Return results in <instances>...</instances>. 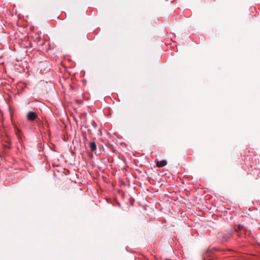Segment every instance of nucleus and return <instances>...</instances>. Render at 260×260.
<instances>
[{
  "label": "nucleus",
  "mask_w": 260,
  "mask_h": 260,
  "mask_svg": "<svg viewBox=\"0 0 260 260\" xmlns=\"http://www.w3.org/2000/svg\"><path fill=\"white\" fill-rule=\"evenodd\" d=\"M37 117H38V116H37L36 113H35L33 111H29L27 113V116H26L27 119L30 121H34Z\"/></svg>",
  "instance_id": "obj_1"
},
{
  "label": "nucleus",
  "mask_w": 260,
  "mask_h": 260,
  "mask_svg": "<svg viewBox=\"0 0 260 260\" xmlns=\"http://www.w3.org/2000/svg\"><path fill=\"white\" fill-rule=\"evenodd\" d=\"M247 228L245 226H244L242 224H239L238 225V228L235 229L234 231L235 232H238L239 231H240V232L243 231L244 232H245L247 231Z\"/></svg>",
  "instance_id": "obj_2"
},
{
  "label": "nucleus",
  "mask_w": 260,
  "mask_h": 260,
  "mask_svg": "<svg viewBox=\"0 0 260 260\" xmlns=\"http://www.w3.org/2000/svg\"><path fill=\"white\" fill-rule=\"evenodd\" d=\"M167 165V161L166 160H161L157 161L156 163V166L158 167L161 168Z\"/></svg>",
  "instance_id": "obj_3"
},
{
  "label": "nucleus",
  "mask_w": 260,
  "mask_h": 260,
  "mask_svg": "<svg viewBox=\"0 0 260 260\" xmlns=\"http://www.w3.org/2000/svg\"><path fill=\"white\" fill-rule=\"evenodd\" d=\"M233 233V232L231 231L229 232L227 235H226L225 236H223L222 237V240L223 242L226 241L231 236L232 234Z\"/></svg>",
  "instance_id": "obj_4"
},
{
  "label": "nucleus",
  "mask_w": 260,
  "mask_h": 260,
  "mask_svg": "<svg viewBox=\"0 0 260 260\" xmlns=\"http://www.w3.org/2000/svg\"><path fill=\"white\" fill-rule=\"evenodd\" d=\"M218 251H219L218 249H217V248H215V247H213L210 249L208 250V251H207V254L208 255H210L211 254L213 253L214 252Z\"/></svg>",
  "instance_id": "obj_5"
},
{
  "label": "nucleus",
  "mask_w": 260,
  "mask_h": 260,
  "mask_svg": "<svg viewBox=\"0 0 260 260\" xmlns=\"http://www.w3.org/2000/svg\"><path fill=\"white\" fill-rule=\"evenodd\" d=\"M41 38L40 36H38L36 38V40H35V41L37 42V43L38 44V45H41V46H43L44 45V42L43 41H42V42H41Z\"/></svg>",
  "instance_id": "obj_6"
},
{
  "label": "nucleus",
  "mask_w": 260,
  "mask_h": 260,
  "mask_svg": "<svg viewBox=\"0 0 260 260\" xmlns=\"http://www.w3.org/2000/svg\"><path fill=\"white\" fill-rule=\"evenodd\" d=\"M89 147L91 151H95L96 149V146L94 142H90Z\"/></svg>",
  "instance_id": "obj_7"
},
{
  "label": "nucleus",
  "mask_w": 260,
  "mask_h": 260,
  "mask_svg": "<svg viewBox=\"0 0 260 260\" xmlns=\"http://www.w3.org/2000/svg\"><path fill=\"white\" fill-rule=\"evenodd\" d=\"M91 125L94 128H95L97 126V124L96 123V122L94 121V120H92L91 121Z\"/></svg>",
  "instance_id": "obj_8"
},
{
  "label": "nucleus",
  "mask_w": 260,
  "mask_h": 260,
  "mask_svg": "<svg viewBox=\"0 0 260 260\" xmlns=\"http://www.w3.org/2000/svg\"><path fill=\"white\" fill-rule=\"evenodd\" d=\"M10 145L11 144L10 143H8V145H5V147L7 148L8 149H10Z\"/></svg>",
  "instance_id": "obj_9"
}]
</instances>
